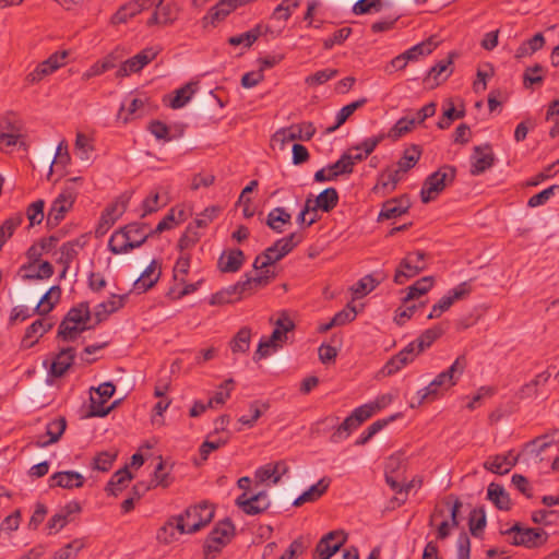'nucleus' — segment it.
I'll return each instance as SVG.
<instances>
[{
  "mask_svg": "<svg viewBox=\"0 0 559 559\" xmlns=\"http://www.w3.org/2000/svg\"><path fill=\"white\" fill-rule=\"evenodd\" d=\"M178 516H171L167 520V522L159 528L157 533V539L163 544H170L178 539L179 533L178 528Z\"/></svg>",
  "mask_w": 559,
  "mask_h": 559,
  "instance_id": "49530a36",
  "label": "nucleus"
},
{
  "mask_svg": "<svg viewBox=\"0 0 559 559\" xmlns=\"http://www.w3.org/2000/svg\"><path fill=\"white\" fill-rule=\"evenodd\" d=\"M160 271L157 267V262L153 260L141 276L133 283V292L143 294L152 288L159 280Z\"/></svg>",
  "mask_w": 559,
  "mask_h": 559,
  "instance_id": "cd10ccee",
  "label": "nucleus"
},
{
  "mask_svg": "<svg viewBox=\"0 0 559 559\" xmlns=\"http://www.w3.org/2000/svg\"><path fill=\"white\" fill-rule=\"evenodd\" d=\"M503 534L512 535V544L516 546H524L526 548H536L544 545L548 539V534L542 528L521 527L514 524Z\"/></svg>",
  "mask_w": 559,
  "mask_h": 559,
  "instance_id": "1a4fd4ad",
  "label": "nucleus"
},
{
  "mask_svg": "<svg viewBox=\"0 0 559 559\" xmlns=\"http://www.w3.org/2000/svg\"><path fill=\"white\" fill-rule=\"evenodd\" d=\"M384 280V275L380 277H374L372 274H368L359 280L352 288V293L354 295V299H359L369 293H371L382 281Z\"/></svg>",
  "mask_w": 559,
  "mask_h": 559,
  "instance_id": "a19ab883",
  "label": "nucleus"
},
{
  "mask_svg": "<svg viewBox=\"0 0 559 559\" xmlns=\"http://www.w3.org/2000/svg\"><path fill=\"white\" fill-rule=\"evenodd\" d=\"M423 304H415V301H405V297L402 299V306L399 307L395 311L394 322L397 325H403L407 320H409L415 311L421 307Z\"/></svg>",
  "mask_w": 559,
  "mask_h": 559,
  "instance_id": "bf43d9fd",
  "label": "nucleus"
},
{
  "mask_svg": "<svg viewBox=\"0 0 559 559\" xmlns=\"http://www.w3.org/2000/svg\"><path fill=\"white\" fill-rule=\"evenodd\" d=\"M127 295H112L108 300L96 306L94 316L96 322L99 323L107 317L123 307Z\"/></svg>",
  "mask_w": 559,
  "mask_h": 559,
  "instance_id": "473e14b6",
  "label": "nucleus"
},
{
  "mask_svg": "<svg viewBox=\"0 0 559 559\" xmlns=\"http://www.w3.org/2000/svg\"><path fill=\"white\" fill-rule=\"evenodd\" d=\"M411 207V201L407 195L390 199L382 204L378 219L396 218L405 214Z\"/></svg>",
  "mask_w": 559,
  "mask_h": 559,
  "instance_id": "aec40b11",
  "label": "nucleus"
},
{
  "mask_svg": "<svg viewBox=\"0 0 559 559\" xmlns=\"http://www.w3.org/2000/svg\"><path fill=\"white\" fill-rule=\"evenodd\" d=\"M117 457V451H103L94 456L92 468L98 472H108Z\"/></svg>",
  "mask_w": 559,
  "mask_h": 559,
  "instance_id": "680f3d73",
  "label": "nucleus"
},
{
  "mask_svg": "<svg viewBox=\"0 0 559 559\" xmlns=\"http://www.w3.org/2000/svg\"><path fill=\"white\" fill-rule=\"evenodd\" d=\"M245 260L243 252L240 249H233L224 252L218 259V267L222 272H237Z\"/></svg>",
  "mask_w": 559,
  "mask_h": 559,
  "instance_id": "72a5a7b5",
  "label": "nucleus"
},
{
  "mask_svg": "<svg viewBox=\"0 0 559 559\" xmlns=\"http://www.w3.org/2000/svg\"><path fill=\"white\" fill-rule=\"evenodd\" d=\"M469 532L473 536H480L486 526V514L481 509H474L469 516Z\"/></svg>",
  "mask_w": 559,
  "mask_h": 559,
  "instance_id": "0e129e2a",
  "label": "nucleus"
},
{
  "mask_svg": "<svg viewBox=\"0 0 559 559\" xmlns=\"http://www.w3.org/2000/svg\"><path fill=\"white\" fill-rule=\"evenodd\" d=\"M246 284L247 283H242V284L238 283L228 289H224V290L213 294L210 299V305L218 306V305H226V304L233 302L231 295L242 293Z\"/></svg>",
  "mask_w": 559,
  "mask_h": 559,
  "instance_id": "4d7b16f0",
  "label": "nucleus"
},
{
  "mask_svg": "<svg viewBox=\"0 0 559 559\" xmlns=\"http://www.w3.org/2000/svg\"><path fill=\"white\" fill-rule=\"evenodd\" d=\"M274 330L271 336H262L259 341L258 347L253 353L252 359L259 362L262 359L269 358L277 352L280 342V318L273 320Z\"/></svg>",
  "mask_w": 559,
  "mask_h": 559,
  "instance_id": "dca6fc26",
  "label": "nucleus"
},
{
  "mask_svg": "<svg viewBox=\"0 0 559 559\" xmlns=\"http://www.w3.org/2000/svg\"><path fill=\"white\" fill-rule=\"evenodd\" d=\"M173 483V477L170 476L169 471L166 468L165 463L160 459L154 471V477L152 479V486L157 487L160 486L163 488H167Z\"/></svg>",
  "mask_w": 559,
  "mask_h": 559,
  "instance_id": "338daca9",
  "label": "nucleus"
},
{
  "mask_svg": "<svg viewBox=\"0 0 559 559\" xmlns=\"http://www.w3.org/2000/svg\"><path fill=\"white\" fill-rule=\"evenodd\" d=\"M152 4V0H132L119 8V10L112 15L111 22L114 24L126 23L136 14L147 10Z\"/></svg>",
  "mask_w": 559,
  "mask_h": 559,
  "instance_id": "b1692460",
  "label": "nucleus"
},
{
  "mask_svg": "<svg viewBox=\"0 0 559 559\" xmlns=\"http://www.w3.org/2000/svg\"><path fill=\"white\" fill-rule=\"evenodd\" d=\"M278 246L280 240H276L273 246L255 258L253 263V266L258 272V276L254 278L255 282L266 284L271 277L275 276L276 262L280 260Z\"/></svg>",
  "mask_w": 559,
  "mask_h": 559,
  "instance_id": "0eeeda50",
  "label": "nucleus"
},
{
  "mask_svg": "<svg viewBox=\"0 0 559 559\" xmlns=\"http://www.w3.org/2000/svg\"><path fill=\"white\" fill-rule=\"evenodd\" d=\"M466 368L465 356H459L453 364L440 372L426 388L417 392L418 405L433 402L456 384Z\"/></svg>",
  "mask_w": 559,
  "mask_h": 559,
  "instance_id": "f257e3e1",
  "label": "nucleus"
},
{
  "mask_svg": "<svg viewBox=\"0 0 559 559\" xmlns=\"http://www.w3.org/2000/svg\"><path fill=\"white\" fill-rule=\"evenodd\" d=\"M108 247L115 254L127 253L132 250V242L129 241L124 228H121L111 235Z\"/></svg>",
  "mask_w": 559,
  "mask_h": 559,
  "instance_id": "a18cd8bd",
  "label": "nucleus"
},
{
  "mask_svg": "<svg viewBox=\"0 0 559 559\" xmlns=\"http://www.w3.org/2000/svg\"><path fill=\"white\" fill-rule=\"evenodd\" d=\"M115 390L111 382H104L95 390L97 396L91 395L92 416L104 417L112 409V406L105 407V403L114 395Z\"/></svg>",
  "mask_w": 559,
  "mask_h": 559,
  "instance_id": "f3484780",
  "label": "nucleus"
},
{
  "mask_svg": "<svg viewBox=\"0 0 559 559\" xmlns=\"http://www.w3.org/2000/svg\"><path fill=\"white\" fill-rule=\"evenodd\" d=\"M197 84L195 83H187L185 86L180 87L175 92V96L170 98L169 107L173 109L182 108L187 105L193 94L195 93Z\"/></svg>",
  "mask_w": 559,
  "mask_h": 559,
  "instance_id": "8fccbe9b",
  "label": "nucleus"
},
{
  "mask_svg": "<svg viewBox=\"0 0 559 559\" xmlns=\"http://www.w3.org/2000/svg\"><path fill=\"white\" fill-rule=\"evenodd\" d=\"M421 151L417 145H412L411 147L406 148L403 153V156L397 162V169H400L403 174L407 173L418 163Z\"/></svg>",
  "mask_w": 559,
  "mask_h": 559,
  "instance_id": "5fc2aeb1",
  "label": "nucleus"
},
{
  "mask_svg": "<svg viewBox=\"0 0 559 559\" xmlns=\"http://www.w3.org/2000/svg\"><path fill=\"white\" fill-rule=\"evenodd\" d=\"M443 332L444 330L440 325H435L425 330L415 341L417 353H421L426 348H429L433 342H436L443 334Z\"/></svg>",
  "mask_w": 559,
  "mask_h": 559,
  "instance_id": "603ef678",
  "label": "nucleus"
},
{
  "mask_svg": "<svg viewBox=\"0 0 559 559\" xmlns=\"http://www.w3.org/2000/svg\"><path fill=\"white\" fill-rule=\"evenodd\" d=\"M85 483L82 474L74 471L57 472L49 478V487H61L64 489L81 488Z\"/></svg>",
  "mask_w": 559,
  "mask_h": 559,
  "instance_id": "5701e85b",
  "label": "nucleus"
},
{
  "mask_svg": "<svg viewBox=\"0 0 559 559\" xmlns=\"http://www.w3.org/2000/svg\"><path fill=\"white\" fill-rule=\"evenodd\" d=\"M433 286V277L425 276L416 281L407 288V294L404 296L405 301H415L420 296L427 294Z\"/></svg>",
  "mask_w": 559,
  "mask_h": 559,
  "instance_id": "37998d69",
  "label": "nucleus"
},
{
  "mask_svg": "<svg viewBox=\"0 0 559 559\" xmlns=\"http://www.w3.org/2000/svg\"><path fill=\"white\" fill-rule=\"evenodd\" d=\"M343 531H332L324 535L316 546L313 559H330L346 542Z\"/></svg>",
  "mask_w": 559,
  "mask_h": 559,
  "instance_id": "ddd939ff",
  "label": "nucleus"
},
{
  "mask_svg": "<svg viewBox=\"0 0 559 559\" xmlns=\"http://www.w3.org/2000/svg\"><path fill=\"white\" fill-rule=\"evenodd\" d=\"M85 543L83 539H74L67 544L64 547L55 552L53 559H70L75 557L81 549H83Z\"/></svg>",
  "mask_w": 559,
  "mask_h": 559,
  "instance_id": "774afa93",
  "label": "nucleus"
},
{
  "mask_svg": "<svg viewBox=\"0 0 559 559\" xmlns=\"http://www.w3.org/2000/svg\"><path fill=\"white\" fill-rule=\"evenodd\" d=\"M197 228L198 227H195V225H192V224L188 225V227L186 228L185 233L182 234V236L180 237V239L178 241V248L181 251L192 248L200 240L201 235L197 230Z\"/></svg>",
  "mask_w": 559,
  "mask_h": 559,
  "instance_id": "e2e57ef3",
  "label": "nucleus"
},
{
  "mask_svg": "<svg viewBox=\"0 0 559 559\" xmlns=\"http://www.w3.org/2000/svg\"><path fill=\"white\" fill-rule=\"evenodd\" d=\"M127 205L128 199L120 197L104 210L95 228L96 237H103L114 226L126 212Z\"/></svg>",
  "mask_w": 559,
  "mask_h": 559,
  "instance_id": "f8f14e48",
  "label": "nucleus"
},
{
  "mask_svg": "<svg viewBox=\"0 0 559 559\" xmlns=\"http://www.w3.org/2000/svg\"><path fill=\"white\" fill-rule=\"evenodd\" d=\"M146 103H147L146 97L145 98H140V97L133 98L127 108L126 115H123V112L126 110V106H124V104H122L120 107L119 114H118V119H121L123 121V123H128L130 120H132L134 118L143 117L146 114V110H145Z\"/></svg>",
  "mask_w": 559,
  "mask_h": 559,
  "instance_id": "e433bc0d",
  "label": "nucleus"
},
{
  "mask_svg": "<svg viewBox=\"0 0 559 559\" xmlns=\"http://www.w3.org/2000/svg\"><path fill=\"white\" fill-rule=\"evenodd\" d=\"M24 126L14 114H7L0 118V143L5 147L23 144Z\"/></svg>",
  "mask_w": 559,
  "mask_h": 559,
  "instance_id": "9d476101",
  "label": "nucleus"
},
{
  "mask_svg": "<svg viewBox=\"0 0 559 559\" xmlns=\"http://www.w3.org/2000/svg\"><path fill=\"white\" fill-rule=\"evenodd\" d=\"M462 502L459 498L454 499L453 504L451 506V521H443L440 523V525L437 528V538L438 539H445L450 536L451 530L459 526V519L457 514L462 508Z\"/></svg>",
  "mask_w": 559,
  "mask_h": 559,
  "instance_id": "ea45409f",
  "label": "nucleus"
},
{
  "mask_svg": "<svg viewBox=\"0 0 559 559\" xmlns=\"http://www.w3.org/2000/svg\"><path fill=\"white\" fill-rule=\"evenodd\" d=\"M487 497L498 509L503 511L511 509L510 496L501 485L496 483L489 484Z\"/></svg>",
  "mask_w": 559,
  "mask_h": 559,
  "instance_id": "4c0bfd02",
  "label": "nucleus"
},
{
  "mask_svg": "<svg viewBox=\"0 0 559 559\" xmlns=\"http://www.w3.org/2000/svg\"><path fill=\"white\" fill-rule=\"evenodd\" d=\"M61 294V289L59 286H52L38 301L35 306L34 310H36L39 314H46L50 312L55 306V304L59 300Z\"/></svg>",
  "mask_w": 559,
  "mask_h": 559,
  "instance_id": "3c124183",
  "label": "nucleus"
},
{
  "mask_svg": "<svg viewBox=\"0 0 559 559\" xmlns=\"http://www.w3.org/2000/svg\"><path fill=\"white\" fill-rule=\"evenodd\" d=\"M471 174L478 176L489 169L495 162V155L491 147L486 145L475 146L471 156Z\"/></svg>",
  "mask_w": 559,
  "mask_h": 559,
  "instance_id": "a211bd4d",
  "label": "nucleus"
},
{
  "mask_svg": "<svg viewBox=\"0 0 559 559\" xmlns=\"http://www.w3.org/2000/svg\"><path fill=\"white\" fill-rule=\"evenodd\" d=\"M52 324L48 323L45 319H37L25 331L22 338V347L31 348L38 340L51 329Z\"/></svg>",
  "mask_w": 559,
  "mask_h": 559,
  "instance_id": "c85d7f7f",
  "label": "nucleus"
},
{
  "mask_svg": "<svg viewBox=\"0 0 559 559\" xmlns=\"http://www.w3.org/2000/svg\"><path fill=\"white\" fill-rule=\"evenodd\" d=\"M435 48L436 44L431 39H429L411 47L409 49L404 51L403 55L408 62L416 61L418 60L419 57L431 53Z\"/></svg>",
  "mask_w": 559,
  "mask_h": 559,
  "instance_id": "13d9d810",
  "label": "nucleus"
},
{
  "mask_svg": "<svg viewBox=\"0 0 559 559\" xmlns=\"http://www.w3.org/2000/svg\"><path fill=\"white\" fill-rule=\"evenodd\" d=\"M416 348V342H411L406 347L393 356L384 366L383 371L391 376L407 366L419 355Z\"/></svg>",
  "mask_w": 559,
  "mask_h": 559,
  "instance_id": "6ab92c4d",
  "label": "nucleus"
},
{
  "mask_svg": "<svg viewBox=\"0 0 559 559\" xmlns=\"http://www.w3.org/2000/svg\"><path fill=\"white\" fill-rule=\"evenodd\" d=\"M516 464V457H513L511 452L507 455L497 454L490 456L485 463L484 468L491 473L503 475L508 474L511 468Z\"/></svg>",
  "mask_w": 559,
  "mask_h": 559,
  "instance_id": "7c9ffc66",
  "label": "nucleus"
},
{
  "mask_svg": "<svg viewBox=\"0 0 559 559\" xmlns=\"http://www.w3.org/2000/svg\"><path fill=\"white\" fill-rule=\"evenodd\" d=\"M425 257L424 251L407 253L395 270L394 283L403 285L423 272L426 269Z\"/></svg>",
  "mask_w": 559,
  "mask_h": 559,
  "instance_id": "6e6552de",
  "label": "nucleus"
},
{
  "mask_svg": "<svg viewBox=\"0 0 559 559\" xmlns=\"http://www.w3.org/2000/svg\"><path fill=\"white\" fill-rule=\"evenodd\" d=\"M453 57L454 53H449L445 59L440 60L430 69L425 81L427 83L433 81L431 87L439 85L452 73L451 64L453 63Z\"/></svg>",
  "mask_w": 559,
  "mask_h": 559,
  "instance_id": "c756f323",
  "label": "nucleus"
},
{
  "mask_svg": "<svg viewBox=\"0 0 559 559\" xmlns=\"http://www.w3.org/2000/svg\"><path fill=\"white\" fill-rule=\"evenodd\" d=\"M123 228L128 235L129 241L132 242V249L142 246L146 239L152 236L148 226L143 223H131Z\"/></svg>",
  "mask_w": 559,
  "mask_h": 559,
  "instance_id": "c9c22d12",
  "label": "nucleus"
},
{
  "mask_svg": "<svg viewBox=\"0 0 559 559\" xmlns=\"http://www.w3.org/2000/svg\"><path fill=\"white\" fill-rule=\"evenodd\" d=\"M252 331L249 326H242L229 342V348L234 355L248 353L251 344Z\"/></svg>",
  "mask_w": 559,
  "mask_h": 559,
  "instance_id": "58836bf2",
  "label": "nucleus"
},
{
  "mask_svg": "<svg viewBox=\"0 0 559 559\" xmlns=\"http://www.w3.org/2000/svg\"><path fill=\"white\" fill-rule=\"evenodd\" d=\"M80 177L71 178L67 181L66 188L52 202L48 215H47V225L50 227H56L63 219L66 213L72 207L75 198L76 191L73 187L74 183L80 181Z\"/></svg>",
  "mask_w": 559,
  "mask_h": 559,
  "instance_id": "39448f33",
  "label": "nucleus"
},
{
  "mask_svg": "<svg viewBox=\"0 0 559 559\" xmlns=\"http://www.w3.org/2000/svg\"><path fill=\"white\" fill-rule=\"evenodd\" d=\"M178 516V528L180 534H193L206 525L214 518V507L205 501L190 506Z\"/></svg>",
  "mask_w": 559,
  "mask_h": 559,
  "instance_id": "f03ea898",
  "label": "nucleus"
},
{
  "mask_svg": "<svg viewBox=\"0 0 559 559\" xmlns=\"http://www.w3.org/2000/svg\"><path fill=\"white\" fill-rule=\"evenodd\" d=\"M132 479V475L129 472L128 467H123L111 476L110 480L107 484L106 490L109 495L117 496L118 492L127 486V484Z\"/></svg>",
  "mask_w": 559,
  "mask_h": 559,
  "instance_id": "de8ad7c7",
  "label": "nucleus"
},
{
  "mask_svg": "<svg viewBox=\"0 0 559 559\" xmlns=\"http://www.w3.org/2000/svg\"><path fill=\"white\" fill-rule=\"evenodd\" d=\"M469 292V285L466 282L461 283L432 306L427 318L429 320L440 318L456 300L465 298Z\"/></svg>",
  "mask_w": 559,
  "mask_h": 559,
  "instance_id": "4468645a",
  "label": "nucleus"
},
{
  "mask_svg": "<svg viewBox=\"0 0 559 559\" xmlns=\"http://www.w3.org/2000/svg\"><path fill=\"white\" fill-rule=\"evenodd\" d=\"M278 463H267L255 471V479L261 485H275L280 480Z\"/></svg>",
  "mask_w": 559,
  "mask_h": 559,
  "instance_id": "79ce46f5",
  "label": "nucleus"
},
{
  "mask_svg": "<svg viewBox=\"0 0 559 559\" xmlns=\"http://www.w3.org/2000/svg\"><path fill=\"white\" fill-rule=\"evenodd\" d=\"M456 169L454 166L444 165L428 176L420 191L423 203L436 200L445 187L454 181Z\"/></svg>",
  "mask_w": 559,
  "mask_h": 559,
  "instance_id": "20e7f679",
  "label": "nucleus"
},
{
  "mask_svg": "<svg viewBox=\"0 0 559 559\" xmlns=\"http://www.w3.org/2000/svg\"><path fill=\"white\" fill-rule=\"evenodd\" d=\"M44 207H45L44 200H37L27 206L26 217L29 222V227L38 225L43 222V219L45 217Z\"/></svg>",
  "mask_w": 559,
  "mask_h": 559,
  "instance_id": "69168bd1",
  "label": "nucleus"
},
{
  "mask_svg": "<svg viewBox=\"0 0 559 559\" xmlns=\"http://www.w3.org/2000/svg\"><path fill=\"white\" fill-rule=\"evenodd\" d=\"M316 133V128L310 122L290 126L287 129H282V142L284 141H309Z\"/></svg>",
  "mask_w": 559,
  "mask_h": 559,
  "instance_id": "2f4dec72",
  "label": "nucleus"
},
{
  "mask_svg": "<svg viewBox=\"0 0 559 559\" xmlns=\"http://www.w3.org/2000/svg\"><path fill=\"white\" fill-rule=\"evenodd\" d=\"M67 51H62L61 53H53L45 61L40 62L34 71H32L26 80L27 82L34 84L41 81L45 76L53 73L60 67L64 64V59L67 58Z\"/></svg>",
  "mask_w": 559,
  "mask_h": 559,
  "instance_id": "2eb2a0df",
  "label": "nucleus"
},
{
  "mask_svg": "<svg viewBox=\"0 0 559 559\" xmlns=\"http://www.w3.org/2000/svg\"><path fill=\"white\" fill-rule=\"evenodd\" d=\"M403 173L397 168H388L381 173L374 187L376 191L390 193L395 190L399 181L402 179Z\"/></svg>",
  "mask_w": 559,
  "mask_h": 559,
  "instance_id": "f704fd0d",
  "label": "nucleus"
},
{
  "mask_svg": "<svg viewBox=\"0 0 559 559\" xmlns=\"http://www.w3.org/2000/svg\"><path fill=\"white\" fill-rule=\"evenodd\" d=\"M67 428V420L64 417L56 418L49 421L46 426V435L38 436L35 445L38 448H46L56 443L63 435Z\"/></svg>",
  "mask_w": 559,
  "mask_h": 559,
  "instance_id": "4be33fe9",
  "label": "nucleus"
},
{
  "mask_svg": "<svg viewBox=\"0 0 559 559\" xmlns=\"http://www.w3.org/2000/svg\"><path fill=\"white\" fill-rule=\"evenodd\" d=\"M81 243L79 240H71L63 243L60 248V257L58 259V263L66 269H70L71 263L79 254V249L81 248Z\"/></svg>",
  "mask_w": 559,
  "mask_h": 559,
  "instance_id": "864d4df0",
  "label": "nucleus"
},
{
  "mask_svg": "<svg viewBox=\"0 0 559 559\" xmlns=\"http://www.w3.org/2000/svg\"><path fill=\"white\" fill-rule=\"evenodd\" d=\"M236 503L245 513L258 514L269 507L270 501L264 492H258L250 497L243 492L237 498Z\"/></svg>",
  "mask_w": 559,
  "mask_h": 559,
  "instance_id": "412c9836",
  "label": "nucleus"
},
{
  "mask_svg": "<svg viewBox=\"0 0 559 559\" xmlns=\"http://www.w3.org/2000/svg\"><path fill=\"white\" fill-rule=\"evenodd\" d=\"M235 534V526L229 519L219 521L211 531L204 544V555L213 559L225 547Z\"/></svg>",
  "mask_w": 559,
  "mask_h": 559,
  "instance_id": "423d86ee",
  "label": "nucleus"
},
{
  "mask_svg": "<svg viewBox=\"0 0 559 559\" xmlns=\"http://www.w3.org/2000/svg\"><path fill=\"white\" fill-rule=\"evenodd\" d=\"M331 485L330 477H322L319 481L312 486H310L306 491H304L299 497H297L293 501L294 507H300L307 502H314L319 500L329 489Z\"/></svg>",
  "mask_w": 559,
  "mask_h": 559,
  "instance_id": "bb28decb",
  "label": "nucleus"
},
{
  "mask_svg": "<svg viewBox=\"0 0 559 559\" xmlns=\"http://www.w3.org/2000/svg\"><path fill=\"white\" fill-rule=\"evenodd\" d=\"M367 103L366 98H360L356 102H353L344 107L336 115V122L326 128V133H332L337 130L345 121L360 107H362Z\"/></svg>",
  "mask_w": 559,
  "mask_h": 559,
  "instance_id": "c03bdc74",
  "label": "nucleus"
},
{
  "mask_svg": "<svg viewBox=\"0 0 559 559\" xmlns=\"http://www.w3.org/2000/svg\"><path fill=\"white\" fill-rule=\"evenodd\" d=\"M178 17V9L174 3H156L155 11L147 20V25H170Z\"/></svg>",
  "mask_w": 559,
  "mask_h": 559,
  "instance_id": "393cba45",
  "label": "nucleus"
},
{
  "mask_svg": "<svg viewBox=\"0 0 559 559\" xmlns=\"http://www.w3.org/2000/svg\"><path fill=\"white\" fill-rule=\"evenodd\" d=\"M337 203L338 193L336 189L326 188L316 199H307L305 207L298 215V221L310 226L318 219V211L331 212Z\"/></svg>",
  "mask_w": 559,
  "mask_h": 559,
  "instance_id": "7ed1b4c3",
  "label": "nucleus"
},
{
  "mask_svg": "<svg viewBox=\"0 0 559 559\" xmlns=\"http://www.w3.org/2000/svg\"><path fill=\"white\" fill-rule=\"evenodd\" d=\"M86 329V325H80V323H71L62 320L59 325L58 336L63 341H74Z\"/></svg>",
  "mask_w": 559,
  "mask_h": 559,
  "instance_id": "052dcab7",
  "label": "nucleus"
},
{
  "mask_svg": "<svg viewBox=\"0 0 559 559\" xmlns=\"http://www.w3.org/2000/svg\"><path fill=\"white\" fill-rule=\"evenodd\" d=\"M90 318L91 311L88 304L81 302L79 306L71 308L63 320L71 323H80V325H86Z\"/></svg>",
  "mask_w": 559,
  "mask_h": 559,
  "instance_id": "6e6d98bb",
  "label": "nucleus"
},
{
  "mask_svg": "<svg viewBox=\"0 0 559 559\" xmlns=\"http://www.w3.org/2000/svg\"><path fill=\"white\" fill-rule=\"evenodd\" d=\"M158 47H146L133 57L123 61L116 72L117 78L129 76L132 73L140 72L144 67L152 62L159 53Z\"/></svg>",
  "mask_w": 559,
  "mask_h": 559,
  "instance_id": "9b49d317",
  "label": "nucleus"
},
{
  "mask_svg": "<svg viewBox=\"0 0 559 559\" xmlns=\"http://www.w3.org/2000/svg\"><path fill=\"white\" fill-rule=\"evenodd\" d=\"M261 35V26H255L245 33L230 36L227 39V43L230 46L238 47L241 46L243 49H247L252 46V44L260 37Z\"/></svg>",
  "mask_w": 559,
  "mask_h": 559,
  "instance_id": "09e8293b",
  "label": "nucleus"
},
{
  "mask_svg": "<svg viewBox=\"0 0 559 559\" xmlns=\"http://www.w3.org/2000/svg\"><path fill=\"white\" fill-rule=\"evenodd\" d=\"M74 358L73 347L62 348L51 361L49 373L56 378L62 377L72 366Z\"/></svg>",
  "mask_w": 559,
  "mask_h": 559,
  "instance_id": "a878e982",
  "label": "nucleus"
}]
</instances>
